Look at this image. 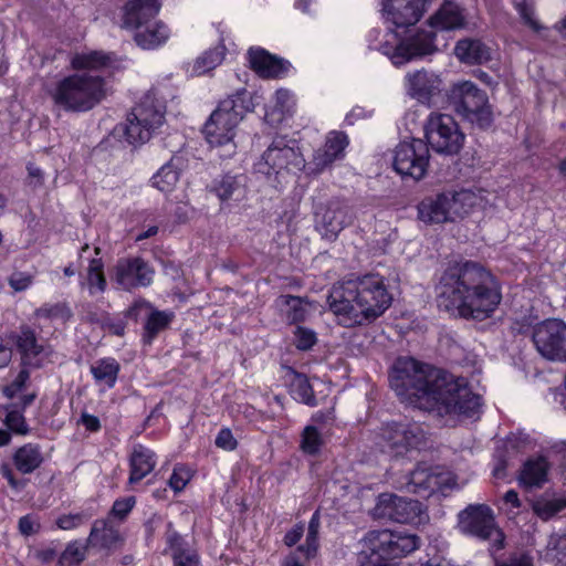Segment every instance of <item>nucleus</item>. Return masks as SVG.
<instances>
[{
	"instance_id": "4be33fe9",
	"label": "nucleus",
	"mask_w": 566,
	"mask_h": 566,
	"mask_svg": "<svg viewBox=\"0 0 566 566\" xmlns=\"http://www.w3.org/2000/svg\"><path fill=\"white\" fill-rule=\"evenodd\" d=\"M406 80L409 96L416 97L423 104H430L431 98L441 92L442 80L437 73L418 70V72L407 73Z\"/></svg>"
},
{
	"instance_id": "6e6552de",
	"label": "nucleus",
	"mask_w": 566,
	"mask_h": 566,
	"mask_svg": "<svg viewBox=\"0 0 566 566\" xmlns=\"http://www.w3.org/2000/svg\"><path fill=\"white\" fill-rule=\"evenodd\" d=\"M166 106L155 94L146 93L132 108L126 118L125 138L133 146L148 142L165 120Z\"/></svg>"
},
{
	"instance_id": "0eeeda50",
	"label": "nucleus",
	"mask_w": 566,
	"mask_h": 566,
	"mask_svg": "<svg viewBox=\"0 0 566 566\" xmlns=\"http://www.w3.org/2000/svg\"><path fill=\"white\" fill-rule=\"evenodd\" d=\"M479 197L470 189L460 191H443L432 197H424L418 205V216L423 221H454L464 218L473 207Z\"/></svg>"
},
{
	"instance_id": "ddd939ff",
	"label": "nucleus",
	"mask_w": 566,
	"mask_h": 566,
	"mask_svg": "<svg viewBox=\"0 0 566 566\" xmlns=\"http://www.w3.org/2000/svg\"><path fill=\"white\" fill-rule=\"evenodd\" d=\"M430 158L428 143L422 138L402 140L394 153V168L401 176H410L413 180L423 178Z\"/></svg>"
},
{
	"instance_id": "6ab92c4d",
	"label": "nucleus",
	"mask_w": 566,
	"mask_h": 566,
	"mask_svg": "<svg viewBox=\"0 0 566 566\" xmlns=\"http://www.w3.org/2000/svg\"><path fill=\"white\" fill-rule=\"evenodd\" d=\"M532 339L539 354L566 352V323L560 319H545L535 325Z\"/></svg>"
},
{
	"instance_id": "bf43d9fd",
	"label": "nucleus",
	"mask_w": 566,
	"mask_h": 566,
	"mask_svg": "<svg viewBox=\"0 0 566 566\" xmlns=\"http://www.w3.org/2000/svg\"><path fill=\"white\" fill-rule=\"evenodd\" d=\"M34 281V276L28 272L14 271L8 277V284L14 292L28 290Z\"/></svg>"
},
{
	"instance_id": "8fccbe9b",
	"label": "nucleus",
	"mask_w": 566,
	"mask_h": 566,
	"mask_svg": "<svg viewBox=\"0 0 566 566\" xmlns=\"http://www.w3.org/2000/svg\"><path fill=\"white\" fill-rule=\"evenodd\" d=\"M264 120L272 128H279L283 123V90L279 88L275 92V104L273 106L266 105L264 112Z\"/></svg>"
},
{
	"instance_id": "7c9ffc66",
	"label": "nucleus",
	"mask_w": 566,
	"mask_h": 566,
	"mask_svg": "<svg viewBox=\"0 0 566 566\" xmlns=\"http://www.w3.org/2000/svg\"><path fill=\"white\" fill-rule=\"evenodd\" d=\"M443 482L444 479L440 472L432 471L428 467H417L409 474L407 488L412 492L430 494V492L439 491Z\"/></svg>"
},
{
	"instance_id": "4c0bfd02",
	"label": "nucleus",
	"mask_w": 566,
	"mask_h": 566,
	"mask_svg": "<svg viewBox=\"0 0 566 566\" xmlns=\"http://www.w3.org/2000/svg\"><path fill=\"white\" fill-rule=\"evenodd\" d=\"M549 464L545 458L527 460L520 472V482L525 486H542L545 482Z\"/></svg>"
},
{
	"instance_id": "c9c22d12",
	"label": "nucleus",
	"mask_w": 566,
	"mask_h": 566,
	"mask_svg": "<svg viewBox=\"0 0 566 566\" xmlns=\"http://www.w3.org/2000/svg\"><path fill=\"white\" fill-rule=\"evenodd\" d=\"M227 51L223 40H220L217 45L203 51L193 61L191 74L195 76H202L210 73L223 62Z\"/></svg>"
},
{
	"instance_id": "de8ad7c7",
	"label": "nucleus",
	"mask_w": 566,
	"mask_h": 566,
	"mask_svg": "<svg viewBox=\"0 0 566 566\" xmlns=\"http://www.w3.org/2000/svg\"><path fill=\"white\" fill-rule=\"evenodd\" d=\"M32 356H22V369L17 375V377L13 379V381L11 384H9L8 386H6L2 390L3 395L7 398L12 399V398L17 397L27 387V382L30 379V373L27 369V366L30 364L29 359Z\"/></svg>"
},
{
	"instance_id": "603ef678",
	"label": "nucleus",
	"mask_w": 566,
	"mask_h": 566,
	"mask_svg": "<svg viewBox=\"0 0 566 566\" xmlns=\"http://www.w3.org/2000/svg\"><path fill=\"white\" fill-rule=\"evenodd\" d=\"M317 337L314 329L296 325L293 329V343L298 349H311L316 344Z\"/></svg>"
},
{
	"instance_id": "09e8293b",
	"label": "nucleus",
	"mask_w": 566,
	"mask_h": 566,
	"mask_svg": "<svg viewBox=\"0 0 566 566\" xmlns=\"http://www.w3.org/2000/svg\"><path fill=\"white\" fill-rule=\"evenodd\" d=\"M154 307L155 306L147 300L137 298L128 306V308L124 311L123 315L126 321H132L133 323H144L148 316V313H150Z\"/></svg>"
},
{
	"instance_id": "7ed1b4c3",
	"label": "nucleus",
	"mask_w": 566,
	"mask_h": 566,
	"mask_svg": "<svg viewBox=\"0 0 566 566\" xmlns=\"http://www.w3.org/2000/svg\"><path fill=\"white\" fill-rule=\"evenodd\" d=\"M392 297L380 275H365L358 281H346L333 285L327 304L343 316L345 323L373 321L386 312Z\"/></svg>"
},
{
	"instance_id": "58836bf2",
	"label": "nucleus",
	"mask_w": 566,
	"mask_h": 566,
	"mask_svg": "<svg viewBox=\"0 0 566 566\" xmlns=\"http://www.w3.org/2000/svg\"><path fill=\"white\" fill-rule=\"evenodd\" d=\"M34 315L38 319L64 324L73 317V311L66 301L56 303L46 302L35 310Z\"/></svg>"
},
{
	"instance_id": "9d476101",
	"label": "nucleus",
	"mask_w": 566,
	"mask_h": 566,
	"mask_svg": "<svg viewBox=\"0 0 566 566\" xmlns=\"http://www.w3.org/2000/svg\"><path fill=\"white\" fill-rule=\"evenodd\" d=\"M458 528L481 541H490L495 549L504 545L505 535L496 526L494 513L486 504H470L458 514Z\"/></svg>"
},
{
	"instance_id": "cd10ccee",
	"label": "nucleus",
	"mask_w": 566,
	"mask_h": 566,
	"mask_svg": "<svg viewBox=\"0 0 566 566\" xmlns=\"http://www.w3.org/2000/svg\"><path fill=\"white\" fill-rule=\"evenodd\" d=\"M122 543L123 538L119 530L112 521L96 520L93 523L87 545L111 551L116 549Z\"/></svg>"
},
{
	"instance_id": "680f3d73",
	"label": "nucleus",
	"mask_w": 566,
	"mask_h": 566,
	"mask_svg": "<svg viewBox=\"0 0 566 566\" xmlns=\"http://www.w3.org/2000/svg\"><path fill=\"white\" fill-rule=\"evenodd\" d=\"M85 521L86 517L82 513L64 514L56 520V526L61 530L70 531L77 528L78 526L84 524Z\"/></svg>"
},
{
	"instance_id": "20e7f679",
	"label": "nucleus",
	"mask_w": 566,
	"mask_h": 566,
	"mask_svg": "<svg viewBox=\"0 0 566 566\" xmlns=\"http://www.w3.org/2000/svg\"><path fill=\"white\" fill-rule=\"evenodd\" d=\"M254 106L252 94L242 88L220 101L210 114L202 132L212 148L222 149L219 154L220 158H230L235 154V128L249 112H253Z\"/></svg>"
},
{
	"instance_id": "37998d69",
	"label": "nucleus",
	"mask_w": 566,
	"mask_h": 566,
	"mask_svg": "<svg viewBox=\"0 0 566 566\" xmlns=\"http://www.w3.org/2000/svg\"><path fill=\"white\" fill-rule=\"evenodd\" d=\"M285 158L290 169H293V171H305L308 176H314L315 157L313 156L310 161H306L295 140H292L291 145H285Z\"/></svg>"
},
{
	"instance_id": "5701e85b",
	"label": "nucleus",
	"mask_w": 566,
	"mask_h": 566,
	"mask_svg": "<svg viewBox=\"0 0 566 566\" xmlns=\"http://www.w3.org/2000/svg\"><path fill=\"white\" fill-rule=\"evenodd\" d=\"M160 7L158 0H128L124 7L123 22L125 28L142 29L156 19Z\"/></svg>"
},
{
	"instance_id": "9b49d317",
	"label": "nucleus",
	"mask_w": 566,
	"mask_h": 566,
	"mask_svg": "<svg viewBox=\"0 0 566 566\" xmlns=\"http://www.w3.org/2000/svg\"><path fill=\"white\" fill-rule=\"evenodd\" d=\"M427 145L443 155H457L461 150L465 135L450 114H431L424 125Z\"/></svg>"
},
{
	"instance_id": "f257e3e1",
	"label": "nucleus",
	"mask_w": 566,
	"mask_h": 566,
	"mask_svg": "<svg viewBox=\"0 0 566 566\" xmlns=\"http://www.w3.org/2000/svg\"><path fill=\"white\" fill-rule=\"evenodd\" d=\"M389 382L402 402L431 410L441 417H473L482 405L480 395L472 392L467 378L454 376L443 367L420 361L412 355L396 359Z\"/></svg>"
},
{
	"instance_id": "6e6d98bb",
	"label": "nucleus",
	"mask_w": 566,
	"mask_h": 566,
	"mask_svg": "<svg viewBox=\"0 0 566 566\" xmlns=\"http://www.w3.org/2000/svg\"><path fill=\"white\" fill-rule=\"evenodd\" d=\"M513 3L515 9L520 12L522 20L533 29V31H541V29H543L539 21H536L534 18V7L528 0H513Z\"/></svg>"
},
{
	"instance_id": "a18cd8bd",
	"label": "nucleus",
	"mask_w": 566,
	"mask_h": 566,
	"mask_svg": "<svg viewBox=\"0 0 566 566\" xmlns=\"http://www.w3.org/2000/svg\"><path fill=\"white\" fill-rule=\"evenodd\" d=\"M566 507V495L564 497H541L533 504L534 513L543 517V520H549L553 515L558 514Z\"/></svg>"
},
{
	"instance_id": "b1692460",
	"label": "nucleus",
	"mask_w": 566,
	"mask_h": 566,
	"mask_svg": "<svg viewBox=\"0 0 566 566\" xmlns=\"http://www.w3.org/2000/svg\"><path fill=\"white\" fill-rule=\"evenodd\" d=\"M245 60L250 70L261 78H274L283 71V60L261 46H251Z\"/></svg>"
},
{
	"instance_id": "e2e57ef3",
	"label": "nucleus",
	"mask_w": 566,
	"mask_h": 566,
	"mask_svg": "<svg viewBox=\"0 0 566 566\" xmlns=\"http://www.w3.org/2000/svg\"><path fill=\"white\" fill-rule=\"evenodd\" d=\"M136 503V499L134 496H128L125 499L116 500L113 504L111 514L120 520L125 518L127 514L132 511Z\"/></svg>"
},
{
	"instance_id": "473e14b6",
	"label": "nucleus",
	"mask_w": 566,
	"mask_h": 566,
	"mask_svg": "<svg viewBox=\"0 0 566 566\" xmlns=\"http://www.w3.org/2000/svg\"><path fill=\"white\" fill-rule=\"evenodd\" d=\"M454 54L467 64H482L491 60V49L476 40V38H463L458 40L454 46Z\"/></svg>"
},
{
	"instance_id": "338daca9",
	"label": "nucleus",
	"mask_w": 566,
	"mask_h": 566,
	"mask_svg": "<svg viewBox=\"0 0 566 566\" xmlns=\"http://www.w3.org/2000/svg\"><path fill=\"white\" fill-rule=\"evenodd\" d=\"M495 566H533V558L530 554H516L503 563H496Z\"/></svg>"
},
{
	"instance_id": "3c124183",
	"label": "nucleus",
	"mask_w": 566,
	"mask_h": 566,
	"mask_svg": "<svg viewBox=\"0 0 566 566\" xmlns=\"http://www.w3.org/2000/svg\"><path fill=\"white\" fill-rule=\"evenodd\" d=\"M318 525L319 516L317 513H314L308 523L305 544L304 546H298V552H301L305 557H311V555H314L316 552Z\"/></svg>"
},
{
	"instance_id": "412c9836",
	"label": "nucleus",
	"mask_w": 566,
	"mask_h": 566,
	"mask_svg": "<svg viewBox=\"0 0 566 566\" xmlns=\"http://www.w3.org/2000/svg\"><path fill=\"white\" fill-rule=\"evenodd\" d=\"M42 354L43 348L38 343L35 331L29 325H21L18 331L0 335V353Z\"/></svg>"
},
{
	"instance_id": "f704fd0d",
	"label": "nucleus",
	"mask_w": 566,
	"mask_h": 566,
	"mask_svg": "<svg viewBox=\"0 0 566 566\" xmlns=\"http://www.w3.org/2000/svg\"><path fill=\"white\" fill-rule=\"evenodd\" d=\"M135 42L145 50H153L164 44L169 38V29L161 21L150 22L136 29Z\"/></svg>"
},
{
	"instance_id": "2f4dec72",
	"label": "nucleus",
	"mask_w": 566,
	"mask_h": 566,
	"mask_svg": "<svg viewBox=\"0 0 566 566\" xmlns=\"http://www.w3.org/2000/svg\"><path fill=\"white\" fill-rule=\"evenodd\" d=\"M184 167L181 157L172 156L150 178L151 186L163 192H171L178 184Z\"/></svg>"
},
{
	"instance_id": "72a5a7b5",
	"label": "nucleus",
	"mask_w": 566,
	"mask_h": 566,
	"mask_svg": "<svg viewBox=\"0 0 566 566\" xmlns=\"http://www.w3.org/2000/svg\"><path fill=\"white\" fill-rule=\"evenodd\" d=\"M285 381L289 384V392L294 400L314 407L316 398L314 389L304 374H297L292 367H285Z\"/></svg>"
},
{
	"instance_id": "c85d7f7f",
	"label": "nucleus",
	"mask_w": 566,
	"mask_h": 566,
	"mask_svg": "<svg viewBox=\"0 0 566 566\" xmlns=\"http://www.w3.org/2000/svg\"><path fill=\"white\" fill-rule=\"evenodd\" d=\"M175 319V313L169 310L154 307L143 323L140 339L144 345H151L157 337L167 331Z\"/></svg>"
},
{
	"instance_id": "79ce46f5",
	"label": "nucleus",
	"mask_w": 566,
	"mask_h": 566,
	"mask_svg": "<svg viewBox=\"0 0 566 566\" xmlns=\"http://www.w3.org/2000/svg\"><path fill=\"white\" fill-rule=\"evenodd\" d=\"M86 283L91 295L102 294L107 289L104 273V262L101 258H93L88 262Z\"/></svg>"
},
{
	"instance_id": "f8f14e48",
	"label": "nucleus",
	"mask_w": 566,
	"mask_h": 566,
	"mask_svg": "<svg viewBox=\"0 0 566 566\" xmlns=\"http://www.w3.org/2000/svg\"><path fill=\"white\" fill-rule=\"evenodd\" d=\"M436 38L437 33L433 30H420L416 31L413 35L401 40V42H397V44H390L386 40V42L377 44L376 48L384 54L389 55L394 64H403V62H409L412 57H421V55L437 52L439 49Z\"/></svg>"
},
{
	"instance_id": "864d4df0",
	"label": "nucleus",
	"mask_w": 566,
	"mask_h": 566,
	"mask_svg": "<svg viewBox=\"0 0 566 566\" xmlns=\"http://www.w3.org/2000/svg\"><path fill=\"white\" fill-rule=\"evenodd\" d=\"M88 318L91 322H101L102 326L114 335L122 336L125 333L126 318L124 316L103 315L102 318H97L95 314H92Z\"/></svg>"
},
{
	"instance_id": "aec40b11",
	"label": "nucleus",
	"mask_w": 566,
	"mask_h": 566,
	"mask_svg": "<svg viewBox=\"0 0 566 566\" xmlns=\"http://www.w3.org/2000/svg\"><path fill=\"white\" fill-rule=\"evenodd\" d=\"M283 170V137L274 138L273 143L254 164V172L262 175L265 181L277 189L281 185V172Z\"/></svg>"
},
{
	"instance_id": "774afa93",
	"label": "nucleus",
	"mask_w": 566,
	"mask_h": 566,
	"mask_svg": "<svg viewBox=\"0 0 566 566\" xmlns=\"http://www.w3.org/2000/svg\"><path fill=\"white\" fill-rule=\"evenodd\" d=\"M81 420L83 426L92 432H96L101 429V422L96 416L83 413Z\"/></svg>"
},
{
	"instance_id": "393cba45",
	"label": "nucleus",
	"mask_w": 566,
	"mask_h": 566,
	"mask_svg": "<svg viewBox=\"0 0 566 566\" xmlns=\"http://www.w3.org/2000/svg\"><path fill=\"white\" fill-rule=\"evenodd\" d=\"M348 144L345 133L333 130L326 136L325 144L314 154V174L329 167L336 158H343Z\"/></svg>"
},
{
	"instance_id": "13d9d810",
	"label": "nucleus",
	"mask_w": 566,
	"mask_h": 566,
	"mask_svg": "<svg viewBox=\"0 0 566 566\" xmlns=\"http://www.w3.org/2000/svg\"><path fill=\"white\" fill-rule=\"evenodd\" d=\"M548 549L553 553L557 566H566V535H552Z\"/></svg>"
},
{
	"instance_id": "dca6fc26",
	"label": "nucleus",
	"mask_w": 566,
	"mask_h": 566,
	"mask_svg": "<svg viewBox=\"0 0 566 566\" xmlns=\"http://www.w3.org/2000/svg\"><path fill=\"white\" fill-rule=\"evenodd\" d=\"M381 436L391 452L403 454L407 450L420 447L426 432L417 422H390L382 428Z\"/></svg>"
},
{
	"instance_id": "2eb2a0df",
	"label": "nucleus",
	"mask_w": 566,
	"mask_h": 566,
	"mask_svg": "<svg viewBox=\"0 0 566 566\" xmlns=\"http://www.w3.org/2000/svg\"><path fill=\"white\" fill-rule=\"evenodd\" d=\"M155 276L154 268L142 256L118 260L114 268V282L124 291L148 287Z\"/></svg>"
},
{
	"instance_id": "5fc2aeb1",
	"label": "nucleus",
	"mask_w": 566,
	"mask_h": 566,
	"mask_svg": "<svg viewBox=\"0 0 566 566\" xmlns=\"http://www.w3.org/2000/svg\"><path fill=\"white\" fill-rule=\"evenodd\" d=\"M11 407L12 406L9 407L4 418L7 427L18 434L29 433V426L27 424L22 412L18 409H11Z\"/></svg>"
},
{
	"instance_id": "f3484780",
	"label": "nucleus",
	"mask_w": 566,
	"mask_h": 566,
	"mask_svg": "<svg viewBox=\"0 0 566 566\" xmlns=\"http://www.w3.org/2000/svg\"><path fill=\"white\" fill-rule=\"evenodd\" d=\"M72 70L77 73L107 72L108 76L125 69L123 59L114 51L91 50L75 53L70 61Z\"/></svg>"
},
{
	"instance_id": "bb28decb",
	"label": "nucleus",
	"mask_w": 566,
	"mask_h": 566,
	"mask_svg": "<svg viewBox=\"0 0 566 566\" xmlns=\"http://www.w3.org/2000/svg\"><path fill=\"white\" fill-rule=\"evenodd\" d=\"M156 453L143 444L134 446L129 455V484H136L146 478L156 467Z\"/></svg>"
},
{
	"instance_id": "49530a36",
	"label": "nucleus",
	"mask_w": 566,
	"mask_h": 566,
	"mask_svg": "<svg viewBox=\"0 0 566 566\" xmlns=\"http://www.w3.org/2000/svg\"><path fill=\"white\" fill-rule=\"evenodd\" d=\"M87 545L82 544L78 541H73L67 544L65 549L59 557V566H75L83 562L86 557Z\"/></svg>"
},
{
	"instance_id": "1a4fd4ad",
	"label": "nucleus",
	"mask_w": 566,
	"mask_h": 566,
	"mask_svg": "<svg viewBox=\"0 0 566 566\" xmlns=\"http://www.w3.org/2000/svg\"><path fill=\"white\" fill-rule=\"evenodd\" d=\"M449 99L455 113L476 127L485 129L492 125L494 113L489 97L474 82L470 80L455 82L450 88Z\"/></svg>"
},
{
	"instance_id": "423d86ee",
	"label": "nucleus",
	"mask_w": 566,
	"mask_h": 566,
	"mask_svg": "<svg viewBox=\"0 0 566 566\" xmlns=\"http://www.w3.org/2000/svg\"><path fill=\"white\" fill-rule=\"evenodd\" d=\"M421 537L407 531L375 530L364 537V552L359 566H386L388 559L403 557L419 549Z\"/></svg>"
},
{
	"instance_id": "a211bd4d",
	"label": "nucleus",
	"mask_w": 566,
	"mask_h": 566,
	"mask_svg": "<svg viewBox=\"0 0 566 566\" xmlns=\"http://www.w3.org/2000/svg\"><path fill=\"white\" fill-rule=\"evenodd\" d=\"M352 221L353 214L343 201L322 203L315 212V228L325 239H336Z\"/></svg>"
},
{
	"instance_id": "c756f323",
	"label": "nucleus",
	"mask_w": 566,
	"mask_h": 566,
	"mask_svg": "<svg viewBox=\"0 0 566 566\" xmlns=\"http://www.w3.org/2000/svg\"><path fill=\"white\" fill-rule=\"evenodd\" d=\"M429 23L437 29H443V31L462 29V27H465L467 17L463 9L457 2L448 0L430 17Z\"/></svg>"
},
{
	"instance_id": "0e129e2a",
	"label": "nucleus",
	"mask_w": 566,
	"mask_h": 566,
	"mask_svg": "<svg viewBox=\"0 0 566 566\" xmlns=\"http://www.w3.org/2000/svg\"><path fill=\"white\" fill-rule=\"evenodd\" d=\"M216 446L226 451H232L237 448V440L234 439L232 432L228 428L221 429L214 441Z\"/></svg>"
},
{
	"instance_id": "f03ea898",
	"label": "nucleus",
	"mask_w": 566,
	"mask_h": 566,
	"mask_svg": "<svg viewBox=\"0 0 566 566\" xmlns=\"http://www.w3.org/2000/svg\"><path fill=\"white\" fill-rule=\"evenodd\" d=\"M500 302L495 280L480 262H452L438 282V305L464 318H486Z\"/></svg>"
},
{
	"instance_id": "a19ab883",
	"label": "nucleus",
	"mask_w": 566,
	"mask_h": 566,
	"mask_svg": "<svg viewBox=\"0 0 566 566\" xmlns=\"http://www.w3.org/2000/svg\"><path fill=\"white\" fill-rule=\"evenodd\" d=\"M174 566H200L199 556L195 551L185 548L182 538L178 534L168 537Z\"/></svg>"
},
{
	"instance_id": "69168bd1",
	"label": "nucleus",
	"mask_w": 566,
	"mask_h": 566,
	"mask_svg": "<svg viewBox=\"0 0 566 566\" xmlns=\"http://www.w3.org/2000/svg\"><path fill=\"white\" fill-rule=\"evenodd\" d=\"M0 474L2 475L3 479H6L8 481L9 485L12 489L19 491L24 486V482L21 480H18L14 476V473L9 464L3 463L0 465Z\"/></svg>"
},
{
	"instance_id": "39448f33",
	"label": "nucleus",
	"mask_w": 566,
	"mask_h": 566,
	"mask_svg": "<svg viewBox=\"0 0 566 566\" xmlns=\"http://www.w3.org/2000/svg\"><path fill=\"white\" fill-rule=\"evenodd\" d=\"M107 96L106 77L92 73H72L56 81L50 97L65 113H87Z\"/></svg>"
},
{
	"instance_id": "ea45409f",
	"label": "nucleus",
	"mask_w": 566,
	"mask_h": 566,
	"mask_svg": "<svg viewBox=\"0 0 566 566\" xmlns=\"http://www.w3.org/2000/svg\"><path fill=\"white\" fill-rule=\"evenodd\" d=\"M119 364L113 357H105L96 360L91 366V373L97 382H104L107 387L115 386Z\"/></svg>"
},
{
	"instance_id": "4d7b16f0",
	"label": "nucleus",
	"mask_w": 566,
	"mask_h": 566,
	"mask_svg": "<svg viewBox=\"0 0 566 566\" xmlns=\"http://www.w3.org/2000/svg\"><path fill=\"white\" fill-rule=\"evenodd\" d=\"M323 444L322 434L316 427H305L301 440V447L305 452H317Z\"/></svg>"
},
{
	"instance_id": "052dcab7",
	"label": "nucleus",
	"mask_w": 566,
	"mask_h": 566,
	"mask_svg": "<svg viewBox=\"0 0 566 566\" xmlns=\"http://www.w3.org/2000/svg\"><path fill=\"white\" fill-rule=\"evenodd\" d=\"M190 479V471L182 465H177L169 479V485L175 492H180L186 488Z\"/></svg>"
},
{
	"instance_id": "c03bdc74",
	"label": "nucleus",
	"mask_w": 566,
	"mask_h": 566,
	"mask_svg": "<svg viewBox=\"0 0 566 566\" xmlns=\"http://www.w3.org/2000/svg\"><path fill=\"white\" fill-rule=\"evenodd\" d=\"M314 310L313 304L298 296L285 297V315L291 323H301L311 316Z\"/></svg>"
},
{
	"instance_id": "4468645a",
	"label": "nucleus",
	"mask_w": 566,
	"mask_h": 566,
	"mask_svg": "<svg viewBox=\"0 0 566 566\" xmlns=\"http://www.w3.org/2000/svg\"><path fill=\"white\" fill-rule=\"evenodd\" d=\"M374 514L378 517H388L394 522H412L413 524H419L428 517L423 504L419 500L401 497L395 493H381L378 496Z\"/></svg>"
},
{
	"instance_id": "a878e982",
	"label": "nucleus",
	"mask_w": 566,
	"mask_h": 566,
	"mask_svg": "<svg viewBox=\"0 0 566 566\" xmlns=\"http://www.w3.org/2000/svg\"><path fill=\"white\" fill-rule=\"evenodd\" d=\"M210 193L217 196L220 201H240L245 196V177L243 175L222 174L212 179L208 186Z\"/></svg>"
},
{
	"instance_id": "e433bc0d",
	"label": "nucleus",
	"mask_w": 566,
	"mask_h": 566,
	"mask_svg": "<svg viewBox=\"0 0 566 566\" xmlns=\"http://www.w3.org/2000/svg\"><path fill=\"white\" fill-rule=\"evenodd\" d=\"M43 462V454L38 444L27 443L13 454V463L22 474H30Z\"/></svg>"
}]
</instances>
